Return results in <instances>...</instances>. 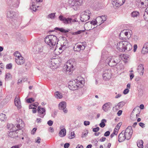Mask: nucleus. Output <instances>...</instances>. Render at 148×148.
<instances>
[{
  "mask_svg": "<svg viewBox=\"0 0 148 148\" xmlns=\"http://www.w3.org/2000/svg\"><path fill=\"white\" fill-rule=\"evenodd\" d=\"M123 34V33L121 32L119 36L120 38L123 41L119 42L117 43L116 46V48L120 52H123L126 50L129 51L132 49V45L129 42L126 41V38L121 36V35Z\"/></svg>",
  "mask_w": 148,
  "mask_h": 148,
  "instance_id": "f257e3e1",
  "label": "nucleus"
},
{
  "mask_svg": "<svg viewBox=\"0 0 148 148\" xmlns=\"http://www.w3.org/2000/svg\"><path fill=\"white\" fill-rule=\"evenodd\" d=\"M59 40L58 38L54 35H49L46 37L45 39V42L51 48L58 44Z\"/></svg>",
  "mask_w": 148,
  "mask_h": 148,
  "instance_id": "f03ea898",
  "label": "nucleus"
},
{
  "mask_svg": "<svg viewBox=\"0 0 148 148\" xmlns=\"http://www.w3.org/2000/svg\"><path fill=\"white\" fill-rule=\"evenodd\" d=\"M81 84H83V81L82 80H79L76 79L73 81H71L68 83V88L72 90L77 89L79 86Z\"/></svg>",
  "mask_w": 148,
  "mask_h": 148,
  "instance_id": "7ed1b4c3",
  "label": "nucleus"
},
{
  "mask_svg": "<svg viewBox=\"0 0 148 148\" xmlns=\"http://www.w3.org/2000/svg\"><path fill=\"white\" fill-rule=\"evenodd\" d=\"M107 61L108 65L111 67L116 66L120 62L119 58L116 56L108 58L107 59Z\"/></svg>",
  "mask_w": 148,
  "mask_h": 148,
  "instance_id": "20e7f679",
  "label": "nucleus"
},
{
  "mask_svg": "<svg viewBox=\"0 0 148 148\" xmlns=\"http://www.w3.org/2000/svg\"><path fill=\"white\" fill-rule=\"evenodd\" d=\"M124 133L126 137V139L127 140L130 139L133 134L132 127L131 126H128L125 131H124Z\"/></svg>",
  "mask_w": 148,
  "mask_h": 148,
  "instance_id": "39448f33",
  "label": "nucleus"
},
{
  "mask_svg": "<svg viewBox=\"0 0 148 148\" xmlns=\"http://www.w3.org/2000/svg\"><path fill=\"white\" fill-rule=\"evenodd\" d=\"M75 63L72 60H69L67 61L66 65V71L69 72H72L74 70V65Z\"/></svg>",
  "mask_w": 148,
  "mask_h": 148,
  "instance_id": "423d86ee",
  "label": "nucleus"
},
{
  "mask_svg": "<svg viewBox=\"0 0 148 148\" xmlns=\"http://www.w3.org/2000/svg\"><path fill=\"white\" fill-rule=\"evenodd\" d=\"M112 76L111 69H108L105 70L102 74V77L103 79L107 80L111 78Z\"/></svg>",
  "mask_w": 148,
  "mask_h": 148,
  "instance_id": "0eeeda50",
  "label": "nucleus"
},
{
  "mask_svg": "<svg viewBox=\"0 0 148 148\" xmlns=\"http://www.w3.org/2000/svg\"><path fill=\"white\" fill-rule=\"evenodd\" d=\"M10 126L12 127L11 128H10L11 131L8 134V136L10 137L15 138L18 136L17 133L16 132V131L18 129L16 128L15 126L13 127V125H10Z\"/></svg>",
  "mask_w": 148,
  "mask_h": 148,
  "instance_id": "6e6552de",
  "label": "nucleus"
},
{
  "mask_svg": "<svg viewBox=\"0 0 148 148\" xmlns=\"http://www.w3.org/2000/svg\"><path fill=\"white\" fill-rule=\"evenodd\" d=\"M59 19L60 21H62L63 23L65 24L70 23L72 21H76L75 20H73L71 18H66L62 15L59 16Z\"/></svg>",
  "mask_w": 148,
  "mask_h": 148,
  "instance_id": "1a4fd4ad",
  "label": "nucleus"
},
{
  "mask_svg": "<svg viewBox=\"0 0 148 148\" xmlns=\"http://www.w3.org/2000/svg\"><path fill=\"white\" fill-rule=\"evenodd\" d=\"M66 102L62 101L60 102L58 105V108L59 110H63L65 113H66L68 112L67 109L66 108Z\"/></svg>",
  "mask_w": 148,
  "mask_h": 148,
  "instance_id": "9d476101",
  "label": "nucleus"
},
{
  "mask_svg": "<svg viewBox=\"0 0 148 148\" xmlns=\"http://www.w3.org/2000/svg\"><path fill=\"white\" fill-rule=\"evenodd\" d=\"M69 3L71 6H77L81 5L82 0H69Z\"/></svg>",
  "mask_w": 148,
  "mask_h": 148,
  "instance_id": "9b49d317",
  "label": "nucleus"
},
{
  "mask_svg": "<svg viewBox=\"0 0 148 148\" xmlns=\"http://www.w3.org/2000/svg\"><path fill=\"white\" fill-rule=\"evenodd\" d=\"M58 59H53L49 63L50 67L53 69L57 68L58 64Z\"/></svg>",
  "mask_w": 148,
  "mask_h": 148,
  "instance_id": "f8f14e48",
  "label": "nucleus"
},
{
  "mask_svg": "<svg viewBox=\"0 0 148 148\" xmlns=\"http://www.w3.org/2000/svg\"><path fill=\"white\" fill-rule=\"evenodd\" d=\"M38 116L42 118H43L46 114L45 109L40 106H38Z\"/></svg>",
  "mask_w": 148,
  "mask_h": 148,
  "instance_id": "ddd939ff",
  "label": "nucleus"
},
{
  "mask_svg": "<svg viewBox=\"0 0 148 148\" xmlns=\"http://www.w3.org/2000/svg\"><path fill=\"white\" fill-rule=\"evenodd\" d=\"M125 0H116L115 1H112V5L116 7H119L122 5Z\"/></svg>",
  "mask_w": 148,
  "mask_h": 148,
  "instance_id": "4468645a",
  "label": "nucleus"
},
{
  "mask_svg": "<svg viewBox=\"0 0 148 148\" xmlns=\"http://www.w3.org/2000/svg\"><path fill=\"white\" fill-rule=\"evenodd\" d=\"M16 121L18 123L16 127L17 129L20 130L24 127L25 124L21 119L19 118H17Z\"/></svg>",
  "mask_w": 148,
  "mask_h": 148,
  "instance_id": "2eb2a0df",
  "label": "nucleus"
},
{
  "mask_svg": "<svg viewBox=\"0 0 148 148\" xmlns=\"http://www.w3.org/2000/svg\"><path fill=\"white\" fill-rule=\"evenodd\" d=\"M14 102L15 106L17 107L18 109H20L21 108V103L19 96L16 97L14 99Z\"/></svg>",
  "mask_w": 148,
  "mask_h": 148,
  "instance_id": "dca6fc26",
  "label": "nucleus"
},
{
  "mask_svg": "<svg viewBox=\"0 0 148 148\" xmlns=\"http://www.w3.org/2000/svg\"><path fill=\"white\" fill-rule=\"evenodd\" d=\"M16 62L19 65L23 64L25 62L24 58L22 56H20L18 58H15Z\"/></svg>",
  "mask_w": 148,
  "mask_h": 148,
  "instance_id": "f3484780",
  "label": "nucleus"
},
{
  "mask_svg": "<svg viewBox=\"0 0 148 148\" xmlns=\"http://www.w3.org/2000/svg\"><path fill=\"white\" fill-rule=\"evenodd\" d=\"M112 106V104L111 103H106L103 106L102 109L104 111L106 112L111 108Z\"/></svg>",
  "mask_w": 148,
  "mask_h": 148,
  "instance_id": "a211bd4d",
  "label": "nucleus"
},
{
  "mask_svg": "<svg viewBox=\"0 0 148 148\" xmlns=\"http://www.w3.org/2000/svg\"><path fill=\"white\" fill-rule=\"evenodd\" d=\"M15 12L13 11H8L7 13V17L10 19L13 18L16 16Z\"/></svg>",
  "mask_w": 148,
  "mask_h": 148,
  "instance_id": "6ab92c4d",
  "label": "nucleus"
},
{
  "mask_svg": "<svg viewBox=\"0 0 148 148\" xmlns=\"http://www.w3.org/2000/svg\"><path fill=\"white\" fill-rule=\"evenodd\" d=\"M73 49L75 51H80L81 50L84 49V46H82L80 44H77L73 47Z\"/></svg>",
  "mask_w": 148,
  "mask_h": 148,
  "instance_id": "aec40b11",
  "label": "nucleus"
},
{
  "mask_svg": "<svg viewBox=\"0 0 148 148\" xmlns=\"http://www.w3.org/2000/svg\"><path fill=\"white\" fill-rule=\"evenodd\" d=\"M118 141L119 142H122L126 139V137L124 133V131H123L118 136Z\"/></svg>",
  "mask_w": 148,
  "mask_h": 148,
  "instance_id": "412c9836",
  "label": "nucleus"
},
{
  "mask_svg": "<svg viewBox=\"0 0 148 148\" xmlns=\"http://www.w3.org/2000/svg\"><path fill=\"white\" fill-rule=\"evenodd\" d=\"M80 18V20L82 22H85L88 20L90 18L89 16L84 15L81 13V15Z\"/></svg>",
  "mask_w": 148,
  "mask_h": 148,
  "instance_id": "4be33fe9",
  "label": "nucleus"
},
{
  "mask_svg": "<svg viewBox=\"0 0 148 148\" xmlns=\"http://www.w3.org/2000/svg\"><path fill=\"white\" fill-rule=\"evenodd\" d=\"M107 16L105 15L97 17V19L100 20L101 21V22L99 23V25H100L106 21L107 19Z\"/></svg>",
  "mask_w": 148,
  "mask_h": 148,
  "instance_id": "5701e85b",
  "label": "nucleus"
},
{
  "mask_svg": "<svg viewBox=\"0 0 148 148\" xmlns=\"http://www.w3.org/2000/svg\"><path fill=\"white\" fill-rule=\"evenodd\" d=\"M11 3L10 5L14 8L18 7L19 4V0H11Z\"/></svg>",
  "mask_w": 148,
  "mask_h": 148,
  "instance_id": "b1692460",
  "label": "nucleus"
},
{
  "mask_svg": "<svg viewBox=\"0 0 148 148\" xmlns=\"http://www.w3.org/2000/svg\"><path fill=\"white\" fill-rule=\"evenodd\" d=\"M142 53L145 54L148 52V42L145 43L142 50Z\"/></svg>",
  "mask_w": 148,
  "mask_h": 148,
  "instance_id": "393cba45",
  "label": "nucleus"
},
{
  "mask_svg": "<svg viewBox=\"0 0 148 148\" xmlns=\"http://www.w3.org/2000/svg\"><path fill=\"white\" fill-rule=\"evenodd\" d=\"M138 72L143 75L144 72L143 65L141 64L139 65L138 67Z\"/></svg>",
  "mask_w": 148,
  "mask_h": 148,
  "instance_id": "a878e982",
  "label": "nucleus"
},
{
  "mask_svg": "<svg viewBox=\"0 0 148 148\" xmlns=\"http://www.w3.org/2000/svg\"><path fill=\"white\" fill-rule=\"evenodd\" d=\"M125 104V102L124 101H121L118 103L117 106H116L115 107L113 108V109L116 110H118L122 107Z\"/></svg>",
  "mask_w": 148,
  "mask_h": 148,
  "instance_id": "bb28decb",
  "label": "nucleus"
},
{
  "mask_svg": "<svg viewBox=\"0 0 148 148\" xmlns=\"http://www.w3.org/2000/svg\"><path fill=\"white\" fill-rule=\"evenodd\" d=\"M66 131L65 128L61 129L59 133V136L61 137H63L66 135Z\"/></svg>",
  "mask_w": 148,
  "mask_h": 148,
  "instance_id": "cd10ccee",
  "label": "nucleus"
},
{
  "mask_svg": "<svg viewBox=\"0 0 148 148\" xmlns=\"http://www.w3.org/2000/svg\"><path fill=\"white\" fill-rule=\"evenodd\" d=\"M55 30L58 31L62 32L64 33L68 32L69 31V29L65 30L62 28H59L57 27H56L55 28Z\"/></svg>",
  "mask_w": 148,
  "mask_h": 148,
  "instance_id": "c85d7f7f",
  "label": "nucleus"
},
{
  "mask_svg": "<svg viewBox=\"0 0 148 148\" xmlns=\"http://www.w3.org/2000/svg\"><path fill=\"white\" fill-rule=\"evenodd\" d=\"M88 24L90 25V26H91V25H96L97 24V23L96 21V20L95 21H91L90 23H89V22H87L84 25V27H86L88 26Z\"/></svg>",
  "mask_w": 148,
  "mask_h": 148,
  "instance_id": "c756f323",
  "label": "nucleus"
},
{
  "mask_svg": "<svg viewBox=\"0 0 148 148\" xmlns=\"http://www.w3.org/2000/svg\"><path fill=\"white\" fill-rule=\"evenodd\" d=\"M131 16L133 17H137L139 15V12L137 11H134L132 12L131 14Z\"/></svg>",
  "mask_w": 148,
  "mask_h": 148,
  "instance_id": "7c9ffc66",
  "label": "nucleus"
},
{
  "mask_svg": "<svg viewBox=\"0 0 148 148\" xmlns=\"http://www.w3.org/2000/svg\"><path fill=\"white\" fill-rule=\"evenodd\" d=\"M55 96L57 99H61L62 97L61 93L58 91L55 92Z\"/></svg>",
  "mask_w": 148,
  "mask_h": 148,
  "instance_id": "2f4dec72",
  "label": "nucleus"
},
{
  "mask_svg": "<svg viewBox=\"0 0 148 148\" xmlns=\"http://www.w3.org/2000/svg\"><path fill=\"white\" fill-rule=\"evenodd\" d=\"M38 102H35L33 104H32L29 106V109H36L37 106L38 105Z\"/></svg>",
  "mask_w": 148,
  "mask_h": 148,
  "instance_id": "473e14b6",
  "label": "nucleus"
},
{
  "mask_svg": "<svg viewBox=\"0 0 148 148\" xmlns=\"http://www.w3.org/2000/svg\"><path fill=\"white\" fill-rule=\"evenodd\" d=\"M30 8L31 10H33L34 11H36V5H35L34 2H32L30 4Z\"/></svg>",
  "mask_w": 148,
  "mask_h": 148,
  "instance_id": "72a5a7b5",
  "label": "nucleus"
},
{
  "mask_svg": "<svg viewBox=\"0 0 148 148\" xmlns=\"http://www.w3.org/2000/svg\"><path fill=\"white\" fill-rule=\"evenodd\" d=\"M143 141L142 140H140L138 141L137 144L138 147L139 148H143Z\"/></svg>",
  "mask_w": 148,
  "mask_h": 148,
  "instance_id": "f704fd0d",
  "label": "nucleus"
},
{
  "mask_svg": "<svg viewBox=\"0 0 148 148\" xmlns=\"http://www.w3.org/2000/svg\"><path fill=\"white\" fill-rule=\"evenodd\" d=\"M56 13H53L49 14L47 16V18H48L53 19L55 18Z\"/></svg>",
  "mask_w": 148,
  "mask_h": 148,
  "instance_id": "c9c22d12",
  "label": "nucleus"
},
{
  "mask_svg": "<svg viewBox=\"0 0 148 148\" xmlns=\"http://www.w3.org/2000/svg\"><path fill=\"white\" fill-rule=\"evenodd\" d=\"M106 122V120L105 119H103L101 121V123L99 124L100 126L101 127H103L105 126V123Z\"/></svg>",
  "mask_w": 148,
  "mask_h": 148,
  "instance_id": "e433bc0d",
  "label": "nucleus"
},
{
  "mask_svg": "<svg viewBox=\"0 0 148 148\" xmlns=\"http://www.w3.org/2000/svg\"><path fill=\"white\" fill-rule=\"evenodd\" d=\"M62 51L63 50H59V51H58V49H57V48H56L54 50V53L56 54V55H58L62 53Z\"/></svg>",
  "mask_w": 148,
  "mask_h": 148,
  "instance_id": "4c0bfd02",
  "label": "nucleus"
},
{
  "mask_svg": "<svg viewBox=\"0 0 148 148\" xmlns=\"http://www.w3.org/2000/svg\"><path fill=\"white\" fill-rule=\"evenodd\" d=\"M6 118V115L3 114H0V120L4 121Z\"/></svg>",
  "mask_w": 148,
  "mask_h": 148,
  "instance_id": "58836bf2",
  "label": "nucleus"
},
{
  "mask_svg": "<svg viewBox=\"0 0 148 148\" xmlns=\"http://www.w3.org/2000/svg\"><path fill=\"white\" fill-rule=\"evenodd\" d=\"M12 75L10 73H7L5 75V79L6 80H10L12 79Z\"/></svg>",
  "mask_w": 148,
  "mask_h": 148,
  "instance_id": "ea45409f",
  "label": "nucleus"
},
{
  "mask_svg": "<svg viewBox=\"0 0 148 148\" xmlns=\"http://www.w3.org/2000/svg\"><path fill=\"white\" fill-rule=\"evenodd\" d=\"M82 14L87 15L90 16V15L91 14V12L88 10H85L84 12L82 13Z\"/></svg>",
  "mask_w": 148,
  "mask_h": 148,
  "instance_id": "a19ab883",
  "label": "nucleus"
},
{
  "mask_svg": "<svg viewBox=\"0 0 148 148\" xmlns=\"http://www.w3.org/2000/svg\"><path fill=\"white\" fill-rule=\"evenodd\" d=\"M14 56L16 57V58H18L21 56V55L19 53L18 51H16L14 53Z\"/></svg>",
  "mask_w": 148,
  "mask_h": 148,
  "instance_id": "79ce46f5",
  "label": "nucleus"
},
{
  "mask_svg": "<svg viewBox=\"0 0 148 148\" xmlns=\"http://www.w3.org/2000/svg\"><path fill=\"white\" fill-rule=\"evenodd\" d=\"M85 31V30H79L77 32H74L72 33V34L75 35H76V34H80L82 33V32H83Z\"/></svg>",
  "mask_w": 148,
  "mask_h": 148,
  "instance_id": "37998d69",
  "label": "nucleus"
},
{
  "mask_svg": "<svg viewBox=\"0 0 148 148\" xmlns=\"http://www.w3.org/2000/svg\"><path fill=\"white\" fill-rule=\"evenodd\" d=\"M144 18L146 21H148V13L147 12H145L144 14Z\"/></svg>",
  "mask_w": 148,
  "mask_h": 148,
  "instance_id": "c03bdc74",
  "label": "nucleus"
},
{
  "mask_svg": "<svg viewBox=\"0 0 148 148\" xmlns=\"http://www.w3.org/2000/svg\"><path fill=\"white\" fill-rule=\"evenodd\" d=\"M116 66V68L118 69H121L123 68V66L122 64L119 63Z\"/></svg>",
  "mask_w": 148,
  "mask_h": 148,
  "instance_id": "a18cd8bd",
  "label": "nucleus"
},
{
  "mask_svg": "<svg viewBox=\"0 0 148 148\" xmlns=\"http://www.w3.org/2000/svg\"><path fill=\"white\" fill-rule=\"evenodd\" d=\"M34 101V99L33 98H30L27 100V102L28 103H31Z\"/></svg>",
  "mask_w": 148,
  "mask_h": 148,
  "instance_id": "49530a36",
  "label": "nucleus"
},
{
  "mask_svg": "<svg viewBox=\"0 0 148 148\" xmlns=\"http://www.w3.org/2000/svg\"><path fill=\"white\" fill-rule=\"evenodd\" d=\"M12 64L11 63L7 64L6 66V68L8 69H11L12 68Z\"/></svg>",
  "mask_w": 148,
  "mask_h": 148,
  "instance_id": "de8ad7c7",
  "label": "nucleus"
},
{
  "mask_svg": "<svg viewBox=\"0 0 148 148\" xmlns=\"http://www.w3.org/2000/svg\"><path fill=\"white\" fill-rule=\"evenodd\" d=\"M129 55L127 54H123L122 58L125 60H127L129 57Z\"/></svg>",
  "mask_w": 148,
  "mask_h": 148,
  "instance_id": "09e8293b",
  "label": "nucleus"
},
{
  "mask_svg": "<svg viewBox=\"0 0 148 148\" xmlns=\"http://www.w3.org/2000/svg\"><path fill=\"white\" fill-rule=\"evenodd\" d=\"M99 127H97L96 128H94L92 129V131L93 132H96L99 131Z\"/></svg>",
  "mask_w": 148,
  "mask_h": 148,
  "instance_id": "8fccbe9b",
  "label": "nucleus"
},
{
  "mask_svg": "<svg viewBox=\"0 0 148 148\" xmlns=\"http://www.w3.org/2000/svg\"><path fill=\"white\" fill-rule=\"evenodd\" d=\"M80 43V45H81V46H84V49L85 48V47L86 46V42H81Z\"/></svg>",
  "mask_w": 148,
  "mask_h": 148,
  "instance_id": "3c124183",
  "label": "nucleus"
},
{
  "mask_svg": "<svg viewBox=\"0 0 148 148\" xmlns=\"http://www.w3.org/2000/svg\"><path fill=\"white\" fill-rule=\"evenodd\" d=\"M110 134V132L109 131H106L104 134V136H108Z\"/></svg>",
  "mask_w": 148,
  "mask_h": 148,
  "instance_id": "603ef678",
  "label": "nucleus"
},
{
  "mask_svg": "<svg viewBox=\"0 0 148 148\" xmlns=\"http://www.w3.org/2000/svg\"><path fill=\"white\" fill-rule=\"evenodd\" d=\"M21 146V144L16 145L15 146H13L10 148H19Z\"/></svg>",
  "mask_w": 148,
  "mask_h": 148,
  "instance_id": "864d4df0",
  "label": "nucleus"
},
{
  "mask_svg": "<svg viewBox=\"0 0 148 148\" xmlns=\"http://www.w3.org/2000/svg\"><path fill=\"white\" fill-rule=\"evenodd\" d=\"M53 123V122L51 120H49L47 122L48 124L50 126L52 125Z\"/></svg>",
  "mask_w": 148,
  "mask_h": 148,
  "instance_id": "5fc2aeb1",
  "label": "nucleus"
},
{
  "mask_svg": "<svg viewBox=\"0 0 148 148\" xmlns=\"http://www.w3.org/2000/svg\"><path fill=\"white\" fill-rule=\"evenodd\" d=\"M129 90L128 88L125 89L123 92V93L125 95L127 94L129 92Z\"/></svg>",
  "mask_w": 148,
  "mask_h": 148,
  "instance_id": "6e6d98bb",
  "label": "nucleus"
},
{
  "mask_svg": "<svg viewBox=\"0 0 148 148\" xmlns=\"http://www.w3.org/2000/svg\"><path fill=\"white\" fill-rule=\"evenodd\" d=\"M138 5H141L142 7H144L143 5H144V3L143 2L141 1V0H140V1L138 2Z\"/></svg>",
  "mask_w": 148,
  "mask_h": 148,
  "instance_id": "4d7b16f0",
  "label": "nucleus"
},
{
  "mask_svg": "<svg viewBox=\"0 0 148 148\" xmlns=\"http://www.w3.org/2000/svg\"><path fill=\"white\" fill-rule=\"evenodd\" d=\"M106 139L105 137H103L99 139V141L101 142H104L105 140Z\"/></svg>",
  "mask_w": 148,
  "mask_h": 148,
  "instance_id": "13d9d810",
  "label": "nucleus"
},
{
  "mask_svg": "<svg viewBox=\"0 0 148 148\" xmlns=\"http://www.w3.org/2000/svg\"><path fill=\"white\" fill-rule=\"evenodd\" d=\"M130 79L132 80L134 78V75L133 73H130Z\"/></svg>",
  "mask_w": 148,
  "mask_h": 148,
  "instance_id": "bf43d9fd",
  "label": "nucleus"
},
{
  "mask_svg": "<svg viewBox=\"0 0 148 148\" xmlns=\"http://www.w3.org/2000/svg\"><path fill=\"white\" fill-rule=\"evenodd\" d=\"M70 145L69 143H66L64 145V148H68Z\"/></svg>",
  "mask_w": 148,
  "mask_h": 148,
  "instance_id": "052dcab7",
  "label": "nucleus"
},
{
  "mask_svg": "<svg viewBox=\"0 0 148 148\" xmlns=\"http://www.w3.org/2000/svg\"><path fill=\"white\" fill-rule=\"evenodd\" d=\"M90 122L89 121H85L84 122V124L85 126H87L90 124Z\"/></svg>",
  "mask_w": 148,
  "mask_h": 148,
  "instance_id": "680f3d73",
  "label": "nucleus"
},
{
  "mask_svg": "<svg viewBox=\"0 0 148 148\" xmlns=\"http://www.w3.org/2000/svg\"><path fill=\"white\" fill-rule=\"evenodd\" d=\"M88 133L85 132V133H82V134L81 135V137L82 138H83L85 137L87 135Z\"/></svg>",
  "mask_w": 148,
  "mask_h": 148,
  "instance_id": "e2e57ef3",
  "label": "nucleus"
},
{
  "mask_svg": "<svg viewBox=\"0 0 148 148\" xmlns=\"http://www.w3.org/2000/svg\"><path fill=\"white\" fill-rule=\"evenodd\" d=\"M139 125L142 128H144L145 127V124L143 123H139Z\"/></svg>",
  "mask_w": 148,
  "mask_h": 148,
  "instance_id": "0e129e2a",
  "label": "nucleus"
},
{
  "mask_svg": "<svg viewBox=\"0 0 148 148\" xmlns=\"http://www.w3.org/2000/svg\"><path fill=\"white\" fill-rule=\"evenodd\" d=\"M121 125V123H119L116 126V127L118 129H119Z\"/></svg>",
  "mask_w": 148,
  "mask_h": 148,
  "instance_id": "69168bd1",
  "label": "nucleus"
},
{
  "mask_svg": "<svg viewBox=\"0 0 148 148\" xmlns=\"http://www.w3.org/2000/svg\"><path fill=\"white\" fill-rule=\"evenodd\" d=\"M37 130V129L35 128H34L31 131V133L32 134H34L35 132H36V131Z\"/></svg>",
  "mask_w": 148,
  "mask_h": 148,
  "instance_id": "338daca9",
  "label": "nucleus"
},
{
  "mask_svg": "<svg viewBox=\"0 0 148 148\" xmlns=\"http://www.w3.org/2000/svg\"><path fill=\"white\" fill-rule=\"evenodd\" d=\"M83 146L82 145L78 144L76 148H83Z\"/></svg>",
  "mask_w": 148,
  "mask_h": 148,
  "instance_id": "774afa93",
  "label": "nucleus"
}]
</instances>
